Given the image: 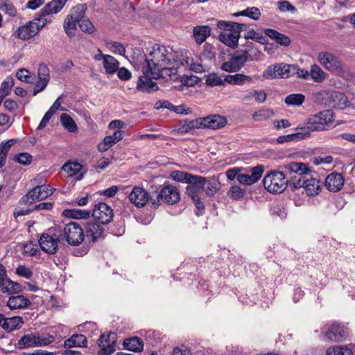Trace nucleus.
<instances>
[{
    "mask_svg": "<svg viewBox=\"0 0 355 355\" xmlns=\"http://www.w3.org/2000/svg\"><path fill=\"white\" fill-rule=\"evenodd\" d=\"M174 60V54L171 49L159 44H155L148 50L145 65L143 70L145 73H150L153 77L157 79L171 71L168 65Z\"/></svg>",
    "mask_w": 355,
    "mask_h": 355,
    "instance_id": "f257e3e1",
    "label": "nucleus"
},
{
    "mask_svg": "<svg viewBox=\"0 0 355 355\" xmlns=\"http://www.w3.org/2000/svg\"><path fill=\"white\" fill-rule=\"evenodd\" d=\"M286 171L288 186L292 190L304 187L306 179L310 172L307 164L300 162H291L283 167Z\"/></svg>",
    "mask_w": 355,
    "mask_h": 355,
    "instance_id": "f03ea898",
    "label": "nucleus"
},
{
    "mask_svg": "<svg viewBox=\"0 0 355 355\" xmlns=\"http://www.w3.org/2000/svg\"><path fill=\"white\" fill-rule=\"evenodd\" d=\"M87 8L86 4L80 3L73 6L67 15L63 22V28L65 33L73 37L76 35L77 24H79L85 17Z\"/></svg>",
    "mask_w": 355,
    "mask_h": 355,
    "instance_id": "7ed1b4c3",
    "label": "nucleus"
},
{
    "mask_svg": "<svg viewBox=\"0 0 355 355\" xmlns=\"http://www.w3.org/2000/svg\"><path fill=\"white\" fill-rule=\"evenodd\" d=\"M263 184L270 193H282L288 187L285 169L283 171H270L263 178Z\"/></svg>",
    "mask_w": 355,
    "mask_h": 355,
    "instance_id": "20e7f679",
    "label": "nucleus"
},
{
    "mask_svg": "<svg viewBox=\"0 0 355 355\" xmlns=\"http://www.w3.org/2000/svg\"><path fill=\"white\" fill-rule=\"evenodd\" d=\"M155 193V198L151 199V207L158 208L161 202L168 205H174L180 200L179 189L171 184H164L159 192Z\"/></svg>",
    "mask_w": 355,
    "mask_h": 355,
    "instance_id": "39448f33",
    "label": "nucleus"
},
{
    "mask_svg": "<svg viewBox=\"0 0 355 355\" xmlns=\"http://www.w3.org/2000/svg\"><path fill=\"white\" fill-rule=\"evenodd\" d=\"M61 234V240H65L72 246H78L81 244L85 239V233L81 225L75 222L66 224L63 230H58Z\"/></svg>",
    "mask_w": 355,
    "mask_h": 355,
    "instance_id": "423d86ee",
    "label": "nucleus"
},
{
    "mask_svg": "<svg viewBox=\"0 0 355 355\" xmlns=\"http://www.w3.org/2000/svg\"><path fill=\"white\" fill-rule=\"evenodd\" d=\"M48 22L49 20L47 18H42L38 15L33 20L18 27L17 36L22 40H28L35 36Z\"/></svg>",
    "mask_w": 355,
    "mask_h": 355,
    "instance_id": "0eeeda50",
    "label": "nucleus"
},
{
    "mask_svg": "<svg viewBox=\"0 0 355 355\" xmlns=\"http://www.w3.org/2000/svg\"><path fill=\"white\" fill-rule=\"evenodd\" d=\"M217 26L223 30V32L218 35L219 40L230 47L236 48L238 46L240 34L238 29L233 27L232 21H218Z\"/></svg>",
    "mask_w": 355,
    "mask_h": 355,
    "instance_id": "6e6552de",
    "label": "nucleus"
},
{
    "mask_svg": "<svg viewBox=\"0 0 355 355\" xmlns=\"http://www.w3.org/2000/svg\"><path fill=\"white\" fill-rule=\"evenodd\" d=\"M55 189L49 185L42 184L36 186L29 190L25 196H22L19 202L21 205H30L35 202L47 198L53 193Z\"/></svg>",
    "mask_w": 355,
    "mask_h": 355,
    "instance_id": "1a4fd4ad",
    "label": "nucleus"
},
{
    "mask_svg": "<svg viewBox=\"0 0 355 355\" xmlns=\"http://www.w3.org/2000/svg\"><path fill=\"white\" fill-rule=\"evenodd\" d=\"M60 234L55 229H49L48 233L42 234L39 239L41 249L49 254L56 253L58 249V243L62 241Z\"/></svg>",
    "mask_w": 355,
    "mask_h": 355,
    "instance_id": "9d476101",
    "label": "nucleus"
},
{
    "mask_svg": "<svg viewBox=\"0 0 355 355\" xmlns=\"http://www.w3.org/2000/svg\"><path fill=\"white\" fill-rule=\"evenodd\" d=\"M333 111L325 110L312 115L307 119V124L311 125L312 130L321 131L327 129L334 121Z\"/></svg>",
    "mask_w": 355,
    "mask_h": 355,
    "instance_id": "9b49d317",
    "label": "nucleus"
},
{
    "mask_svg": "<svg viewBox=\"0 0 355 355\" xmlns=\"http://www.w3.org/2000/svg\"><path fill=\"white\" fill-rule=\"evenodd\" d=\"M295 75V65L284 63L270 65L263 73L265 79L287 78Z\"/></svg>",
    "mask_w": 355,
    "mask_h": 355,
    "instance_id": "f8f14e48",
    "label": "nucleus"
},
{
    "mask_svg": "<svg viewBox=\"0 0 355 355\" xmlns=\"http://www.w3.org/2000/svg\"><path fill=\"white\" fill-rule=\"evenodd\" d=\"M323 100L322 103L327 106L343 109L347 105V98L346 96L336 91L324 90L318 94Z\"/></svg>",
    "mask_w": 355,
    "mask_h": 355,
    "instance_id": "ddd939ff",
    "label": "nucleus"
},
{
    "mask_svg": "<svg viewBox=\"0 0 355 355\" xmlns=\"http://www.w3.org/2000/svg\"><path fill=\"white\" fill-rule=\"evenodd\" d=\"M318 60L326 70L330 72L340 73L343 71V63L340 59L330 52H319Z\"/></svg>",
    "mask_w": 355,
    "mask_h": 355,
    "instance_id": "4468645a",
    "label": "nucleus"
},
{
    "mask_svg": "<svg viewBox=\"0 0 355 355\" xmlns=\"http://www.w3.org/2000/svg\"><path fill=\"white\" fill-rule=\"evenodd\" d=\"M247 62V57L243 53V50L236 51L230 55V59L223 62L221 65V69L227 72L239 71Z\"/></svg>",
    "mask_w": 355,
    "mask_h": 355,
    "instance_id": "2eb2a0df",
    "label": "nucleus"
},
{
    "mask_svg": "<svg viewBox=\"0 0 355 355\" xmlns=\"http://www.w3.org/2000/svg\"><path fill=\"white\" fill-rule=\"evenodd\" d=\"M94 219L101 225L110 223L113 218L114 214L112 209L105 202L96 204L92 211Z\"/></svg>",
    "mask_w": 355,
    "mask_h": 355,
    "instance_id": "dca6fc26",
    "label": "nucleus"
},
{
    "mask_svg": "<svg viewBox=\"0 0 355 355\" xmlns=\"http://www.w3.org/2000/svg\"><path fill=\"white\" fill-rule=\"evenodd\" d=\"M116 340L117 335L116 333L102 334L98 340V345L101 347L98 355H110L112 354L115 351Z\"/></svg>",
    "mask_w": 355,
    "mask_h": 355,
    "instance_id": "f3484780",
    "label": "nucleus"
},
{
    "mask_svg": "<svg viewBox=\"0 0 355 355\" xmlns=\"http://www.w3.org/2000/svg\"><path fill=\"white\" fill-rule=\"evenodd\" d=\"M245 169L246 171L241 172V174L238 176V181L245 185H251L258 182L264 171L263 166L261 165Z\"/></svg>",
    "mask_w": 355,
    "mask_h": 355,
    "instance_id": "a211bd4d",
    "label": "nucleus"
},
{
    "mask_svg": "<svg viewBox=\"0 0 355 355\" xmlns=\"http://www.w3.org/2000/svg\"><path fill=\"white\" fill-rule=\"evenodd\" d=\"M128 198L137 207H143L148 202L151 205V199L154 198V195L153 193L150 196L144 188L135 186L130 193Z\"/></svg>",
    "mask_w": 355,
    "mask_h": 355,
    "instance_id": "6ab92c4d",
    "label": "nucleus"
},
{
    "mask_svg": "<svg viewBox=\"0 0 355 355\" xmlns=\"http://www.w3.org/2000/svg\"><path fill=\"white\" fill-rule=\"evenodd\" d=\"M98 221H87L84 225L85 237H86L89 242H95L98 239L103 237L105 228Z\"/></svg>",
    "mask_w": 355,
    "mask_h": 355,
    "instance_id": "aec40b11",
    "label": "nucleus"
},
{
    "mask_svg": "<svg viewBox=\"0 0 355 355\" xmlns=\"http://www.w3.org/2000/svg\"><path fill=\"white\" fill-rule=\"evenodd\" d=\"M347 336V329L337 322L331 324L324 334L326 339L331 342H343Z\"/></svg>",
    "mask_w": 355,
    "mask_h": 355,
    "instance_id": "412c9836",
    "label": "nucleus"
},
{
    "mask_svg": "<svg viewBox=\"0 0 355 355\" xmlns=\"http://www.w3.org/2000/svg\"><path fill=\"white\" fill-rule=\"evenodd\" d=\"M205 177L193 175L191 181L186 187V193L189 197L199 196L201 191H203V183Z\"/></svg>",
    "mask_w": 355,
    "mask_h": 355,
    "instance_id": "4be33fe9",
    "label": "nucleus"
},
{
    "mask_svg": "<svg viewBox=\"0 0 355 355\" xmlns=\"http://www.w3.org/2000/svg\"><path fill=\"white\" fill-rule=\"evenodd\" d=\"M200 119L202 123V128L216 130L224 127L227 124L226 118L218 114L209 115Z\"/></svg>",
    "mask_w": 355,
    "mask_h": 355,
    "instance_id": "5701e85b",
    "label": "nucleus"
},
{
    "mask_svg": "<svg viewBox=\"0 0 355 355\" xmlns=\"http://www.w3.org/2000/svg\"><path fill=\"white\" fill-rule=\"evenodd\" d=\"M143 73L144 76H141L137 81V89L142 92H150L151 91L157 90L158 86L157 83L152 80V79H155L152 74L150 72L145 73L144 71Z\"/></svg>",
    "mask_w": 355,
    "mask_h": 355,
    "instance_id": "b1692460",
    "label": "nucleus"
},
{
    "mask_svg": "<svg viewBox=\"0 0 355 355\" xmlns=\"http://www.w3.org/2000/svg\"><path fill=\"white\" fill-rule=\"evenodd\" d=\"M324 184L328 190L336 192L343 188L344 185V178L340 173H331L326 178Z\"/></svg>",
    "mask_w": 355,
    "mask_h": 355,
    "instance_id": "393cba45",
    "label": "nucleus"
},
{
    "mask_svg": "<svg viewBox=\"0 0 355 355\" xmlns=\"http://www.w3.org/2000/svg\"><path fill=\"white\" fill-rule=\"evenodd\" d=\"M67 1V0H52L40 11V16L42 18H47L50 15L58 13L63 8Z\"/></svg>",
    "mask_w": 355,
    "mask_h": 355,
    "instance_id": "a878e982",
    "label": "nucleus"
},
{
    "mask_svg": "<svg viewBox=\"0 0 355 355\" xmlns=\"http://www.w3.org/2000/svg\"><path fill=\"white\" fill-rule=\"evenodd\" d=\"M124 132L120 130H115L112 135L106 136L103 141L98 144V148L101 152L107 151L110 147L121 140Z\"/></svg>",
    "mask_w": 355,
    "mask_h": 355,
    "instance_id": "bb28decb",
    "label": "nucleus"
},
{
    "mask_svg": "<svg viewBox=\"0 0 355 355\" xmlns=\"http://www.w3.org/2000/svg\"><path fill=\"white\" fill-rule=\"evenodd\" d=\"M31 304L29 299L22 295L11 296L7 302V306L12 310L26 309Z\"/></svg>",
    "mask_w": 355,
    "mask_h": 355,
    "instance_id": "cd10ccee",
    "label": "nucleus"
},
{
    "mask_svg": "<svg viewBox=\"0 0 355 355\" xmlns=\"http://www.w3.org/2000/svg\"><path fill=\"white\" fill-rule=\"evenodd\" d=\"M220 188V183L216 177L205 178L203 191L208 196H214Z\"/></svg>",
    "mask_w": 355,
    "mask_h": 355,
    "instance_id": "c85d7f7f",
    "label": "nucleus"
},
{
    "mask_svg": "<svg viewBox=\"0 0 355 355\" xmlns=\"http://www.w3.org/2000/svg\"><path fill=\"white\" fill-rule=\"evenodd\" d=\"M202 124L200 118L191 121L183 120L174 131L180 134H185L193 129L202 128Z\"/></svg>",
    "mask_w": 355,
    "mask_h": 355,
    "instance_id": "c756f323",
    "label": "nucleus"
},
{
    "mask_svg": "<svg viewBox=\"0 0 355 355\" xmlns=\"http://www.w3.org/2000/svg\"><path fill=\"white\" fill-rule=\"evenodd\" d=\"M211 28L207 25L196 26L193 28V36L198 44H202L210 35Z\"/></svg>",
    "mask_w": 355,
    "mask_h": 355,
    "instance_id": "7c9ffc66",
    "label": "nucleus"
},
{
    "mask_svg": "<svg viewBox=\"0 0 355 355\" xmlns=\"http://www.w3.org/2000/svg\"><path fill=\"white\" fill-rule=\"evenodd\" d=\"M83 166L78 162H68L63 165L62 169L67 173L69 177L77 175L76 180H80L85 174L82 172Z\"/></svg>",
    "mask_w": 355,
    "mask_h": 355,
    "instance_id": "2f4dec72",
    "label": "nucleus"
},
{
    "mask_svg": "<svg viewBox=\"0 0 355 355\" xmlns=\"http://www.w3.org/2000/svg\"><path fill=\"white\" fill-rule=\"evenodd\" d=\"M244 47L245 49L242 50L247 57V62L248 60L258 61L261 59L262 53L261 51L252 42H246Z\"/></svg>",
    "mask_w": 355,
    "mask_h": 355,
    "instance_id": "473e14b6",
    "label": "nucleus"
},
{
    "mask_svg": "<svg viewBox=\"0 0 355 355\" xmlns=\"http://www.w3.org/2000/svg\"><path fill=\"white\" fill-rule=\"evenodd\" d=\"M264 33L267 37L275 40L282 46H288L291 44V39L287 35L282 34L275 29L266 28Z\"/></svg>",
    "mask_w": 355,
    "mask_h": 355,
    "instance_id": "72a5a7b5",
    "label": "nucleus"
},
{
    "mask_svg": "<svg viewBox=\"0 0 355 355\" xmlns=\"http://www.w3.org/2000/svg\"><path fill=\"white\" fill-rule=\"evenodd\" d=\"M304 189L308 196H315L320 193L321 190V183L317 178H307Z\"/></svg>",
    "mask_w": 355,
    "mask_h": 355,
    "instance_id": "f704fd0d",
    "label": "nucleus"
},
{
    "mask_svg": "<svg viewBox=\"0 0 355 355\" xmlns=\"http://www.w3.org/2000/svg\"><path fill=\"white\" fill-rule=\"evenodd\" d=\"M123 345L126 349L135 352H140L144 349L143 340L139 337L126 338L123 340Z\"/></svg>",
    "mask_w": 355,
    "mask_h": 355,
    "instance_id": "c9c22d12",
    "label": "nucleus"
},
{
    "mask_svg": "<svg viewBox=\"0 0 355 355\" xmlns=\"http://www.w3.org/2000/svg\"><path fill=\"white\" fill-rule=\"evenodd\" d=\"M23 323V318L20 316L5 318L1 327L4 330L11 331L14 329L20 328Z\"/></svg>",
    "mask_w": 355,
    "mask_h": 355,
    "instance_id": "e433bc0d",
    "label": "nucleus"
},
{
    "mask_svg": "<svg viewBox=\"0 0 355 355\" xmlns=\"http://www.w3.org/2000/svg\"><path fill=\"white\" fill-rule=\"evenodd\" d=\"M87 343V338L83 334H73L64 343V347L66 348L82 347Z\"/></svg>",
    "mask_w": 355,
    "mask_h": 355,
    "instance_id": "4c0bfd02",
    "label": "nucleus"
},
{
    "mask_svg": "<svg viewBox=\"0 0 355 355\" xmlns=\"http://www.w3.org/2000/svg\"><path fill=\"white\" fill-rule=\"evenodd\" d=\"M38 338V333H32L23 336L18 341L19 349L36 347V340Z\"/></svg>",
    "mask_w": 355,
    "mask_h": 355,
    "instance_id": "58836bf2",
    "label": "nucleus"
},
{
    "mask_svg": "<svg viewBox=\"0 0 355 355\" xmlns=\"http://www.w3.org/2000/svg\"><path fill=\"white\" fill-rule=\"evenodd\" d=\"M224 80L231 85H241L245 83H251L252 80L250 76L241 73H236L234 75H227Z\"/></svg>",
    "mask_w": 355,
    "mask_h": 355,
    "instance_id": "ea45409f",
    "label": "nucleus"
},
{
    "mask_svg": "<svg viewBox=\"0 0 355 355\" xmlns=\"http://www.w3.org/2000/svg\"><path fill=\"white\" fill-rule=\"evenodd\" d=\"M103 67L105 72L107 74H114L117 71L119 67V61L112 55H107L105 57V60L103 62Z\"/></svg>",
    "mask_w": 355,
    "mask_h": 355,
    "instance_id": "a19ab883",
    "label": "nucleus"
},
{
    "mask_svg": "<svg viewBox=\"0 0 355 355\" xmlns=\"http://www.w3.org/2000/svg\"><path fill=\"white\" fill-rule=\"evenodd\" d=\"M3 293L11 295L13 293H19L22 291V286L17 282H13L10 279L6 282L5 284L0 288Z\"/></svg>",
    "mask_w": 355,
    "mask_h": 355,
    "instance_id": "79ce46f5",
    "label": "nucleus"
},
{
    "mask_svg": "<svg viewBox=\"0 0 355 355\" xmlns=\"http://www.w3.org/2000/svg\"><path fill=\"white\" fill-rule=\"evenodd\" d=\"M310 76L316 83H322L327 78V74L318 65L313 64L310 69Z\"/></svg>",
    "mask_w": 355,
    "mask_h": 355,
    "instance_id": "37998d69",
    "label": "nucleus"
},
{
    "mask_svg": "<svg viewBox=\"0 0 355 355\" xmlns=\"http://www.w3.org/2000/svg\"><path fill=\"white\" fill-rule=\"evenodd\" d=\"M60 122L63 128L69 132H75L77 130V125L74 120L67 114L63 113L60 115Z\"/></svg>",
    "mask_w": 355,
    "mask_h": 355,
    "instance_id": "c03bdc74",
    "label": "nucleus"
},
{
    "mask_svg": "<svg viewBox=\"0 0 355 355\" xmlns=\"http://www.w3.org/2000/svg\"><path fill=\"white\" fill-rule=\"evenodd\" d=\"M261 15L260 10L257 7L248 8L242 11L234 13V16H245L254 20H258Z\"/></svg>",
    "mask_w": 355,
    "mask_h": 355,
    "instance_id": "a18cd8bd",
    "label": "nucleus"
},
{
    "mask_svg": "<svg viewBox=\"0 0 355 355\" xmlns=\"http://www.w3.org/2000/svg\"><path fill=\"white\" fill-rule=\"evenodd\" d=\"M0 10L10 17H15L17 10L10 0H0Z\"/></svg>",
    "mask_w": 355,
    "mask_h": 355,
    "instance_id": "49530a36",
    "label": "nucleus"
},
{
    "mask_svg": "<svg viewBox=\"0 0 355 355\" xmlns=\"http://www.w3.org/2000/svg\"><path fill=\"white\" fill-rule=\"evenodd\" d=\"M192 176V174L181 171H173L171 173V177L173 180L184 183H188L190 182Z\"/></svg>",
    "mask_w": 355,
    "mask_h": 355,
    "instance_id": "de8ad7c7",
    "label": "nucleus"
},
{
    "mask_svg": "<svg viewBox=\"0 0 355 355\" xmlns=\"http://www.w3.org/2000/svg\"><path fill=\"white\" fill-rule=\"evenodd\" d=\"M67 216L76 219H87L90 216V211L79 209H67Z\"/></svg>",
    "mask_w": 355,
    "mask_h": 355,
    "instance_id": "09e8293b",
    "label": "nucleus"
},
{
    "mask_svg": "<svg viewBox=\"0 0 355 355\" xmlns=\"http://www.w3.org/2000/svg\"><path fill=\"white\" fill-rule=\"evenodd\" d=\"M274 115V112L270 109H261L252 114V119L255 121L266 120Z\"/></svg>",
    "mask_w": 355,
    "mask_h": 355,
    "instance_id": "8fccbe9b",
    "label": "nucleus"
},
{
    "mask_svg": "<svg viewBox=\"0 0 355 355\" xmlns=\"http://www.w3.org/2000/svg\"><path fill=\"white\" fill-rule=\"evenodd\" d=\"M305 101V96L301 94H292L285 98V103L288 105H300Z\"/></svg>",
    "mask_w": 355,
    "mask_h": 355,
    "instance_id": "3c124183",
    "label": "nucleus"
},
{
    "mask_svg": "<svg viewBox=\"0 0 355 355\" xmlns=\"http://www.w3.org/2000/svg\"><path fill=\"white\" fill-rule=\"evenodd\" d=\"M244 37L246 40L251 39L262 44H266L267 38L262 34L256 32L254 29L248 30L245 34Z\"/></svg>",
    "mask_w": 355,
    "mask_h": 355,
    "instance_id": "603ef678",
    "label": "nucleus"
},
{
    "mask_svg": "<svg viewBox=\"0 0 355 355\" xmlns=\"http://www.w3.org/2000/svg\"><path fill=\"white\" fill-rule=\"evenodd\" d=\"M326 355H353V353L351 349L346 346H337L329 348L327 350Z\"/></svg>",
    "mask_w": 355,
    "mask_h": 355,
    "instance_id": "864d4df0",
    "label": "nucleus"
},
{
    "mask_svg": "<svg viewBox=\"0 0 355 355\" xmlns=\"http://www.w3.org/2000/svg\"><path fill=\"white\" fill-rule=\"evenodd\" d=\"M14 85V80L12 78H7L3 81L0 87V98L3 99L10 93Z\"/></svg>",
    "mask_w": 355,
    "mask_h": 355,
    "instance_id": "5fc2aeb1",
    "label": "nucleus"
},
{
    "mask_svg": "<svg viewBox=\"0 0 355 355\" xmlns=\"http://www.w3.org/2000/svg\"><path fill=\"white\" fill-rule=\"evenodd\" d=\"M295 130V134L298 141L306 138L309 136L310 132L313 131L311 125L307 124V122L305 125L297 127Z\"/></svg>",
    "mask_w": 355,
    "mask_h": 355,
    "instance_id": "6e6d98bb",
    "label": "nucleus"
},
{
    "mask_svg": "<svg viewBox=\"0 0 355 355\" xmlns=\"http://www.w3.org/2000/svg\"><path fill=\"white\" fill-rule=\"evenodd\" d=\"M206 84L207 85L214 87L222 85L224 84L225 80L216 73H209L206 78Z\"/></svg>",
    "mask_w": 355,
    "mask_h": 355,
    "instance_id": "4d7b16f0",
    "label": "nucleus"
},
{
    "mask_svg": "<svg viewBox=\"0 0 355 355\" xmlns=\"http://www.w3.org/2000/svg\"><path fill=\"white\" fill-rule=\"evenodd\" d=\"M15 274L27 279H31L33 276L32 270L23 265H19L17 267Z\"/></svg>",
    "mask_w": 355,
    "mask_h": 355,
    "instance_id": "13d9d810",
    "label": "nucleus"
},
{
    "mask_svg": "<svg viewBox=\"0 0 355 355\" xmlns=\"http://www.w3.org/2000/svg\"><path fill=\"white\" fill-rule=\"evenodd\" d=\"M80 30L86 33L92 34L94 32L95 28L91 21L85 17L79 24Z\"/></svg>",
    "mask_w": 355,
    "mask_h": 355,
    "instance_id": "bf43d9fd",
    "label": "nucleus"
},
{
    "mask_svg": "<svg viewBox=\"0 0 355 355\" xmlns=\"http://www.w3.org/2000/svg\"><path fill=\"white\" fill-rule=\"evenodd\" d=\"M38 78H42L45 81H49L50 75H49V69L47 65L44 63H41L38 67Z\"/></svg>",
    "mask_w": 355,
    "mask_h": 355,
    "instance_id": "052dcab7",
    "label": "nucleus"
},
{
    "mask_svg": "<svg viewBox=\"0 0 355 355\" xmlns=\"http://www.w3.org/2000/svg\"><path fill=\"white\" fill-rule=\"evenodd\" d=\"M244 195V191L239 186H232L228 191V196L234 200L241 198Z\"/></svg>",
    "mask_w": 355,
    "mask_h": 355,
    "instance_id": "680f3d73",
    "label": "nucleus"
},
{
    "mask_svg": "<svg viewBox=\"0 0 355 355\" xmlns=\"http://www.w3.org/2000/svg\"><path fill=\"white\" fill-rule=\"evenodd\" d=\"M14 159L24 165H28L32 162V156L27 153H21L15 155Z\"/></svg>",
    "mask_w": 355,
    "mask_h": 355,
    "instance_id": "e2e57ef3",
    "label": "nucleus"
},
{
    "mask_svg": "<svg viewBox=\"0 0 355 355\" xmlns=\"http://www.w3.org/2000/svg\"><path fill=\"white\" fill-rule=\"evenodd\" d=\"M109 47L114 53H118L121 55H125V49L120 42H112L109 44Z\"/></svg>",
    "mask_w": 355,
    "mask_h": 355,
    "instance_id": "0e129e2a",
    "label": "nucleus"
},
{
    "mask_svg": "<svg viewBox=\"0 0 355 355\" xmlns=\"http://www.w3.org/2000/svg\"><path fill=\"white\" fill-rule=\"evenodd\" d=\"M278 8L282 12H291L292 13L296 11V8L286 0L280 1L277 2Z\"/></svg>",
    "mask_w": 355,
    "mask_h": 355,
    "instance_id": "69168bd1",
    "label": "nucleus"
},
{
    "mask_svg": "<svg viewBox=\"0 0 355 355\" xmlns=\"http://www.w3.org/2000/svg\"><path fill=\"white\" fill-rule=\"evenodd\" d=\"M55 340L54 336L49 335L47 337H42L38 334V338L36 340V347H43L49 345Z\"/></svg>",
    "mask_w": 355,
    "mask_h": 355,
    "instance_id": "338daca9",
    "label": "nucleus"
},
{
    "mask_svg": "<svg viewBox=\"0 0 355 355\" xmlns=\"http://www.w3.org/2000/svg\"><path fill=\"white\" fill-rule=\"evenodd\" d=\"M39 250L32 243L24 245V254L31 257L36 256Z\"/></svg>",
    "mask_w": 355,
    "mask_h": 355,
    "instance_id": "774afa93",
    "label": "nucleus"
}]
</instances>
